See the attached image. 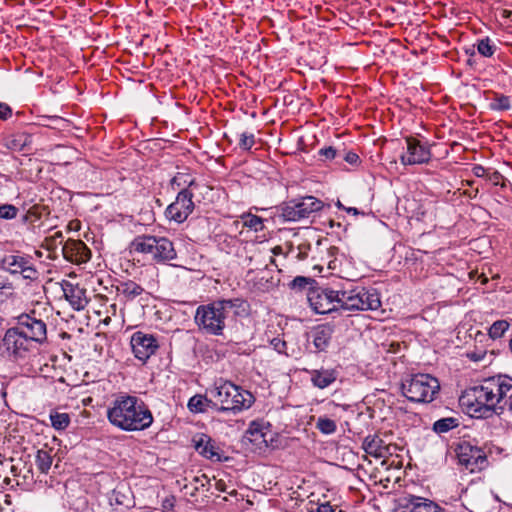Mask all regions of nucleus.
I'll return each instance as SVG.
<instances>
[{"label": "nucleus", "mask_w": 512, "mask_h": 512, "mask_svg": "<svg viewBox=\"0 0 512 512\" xmlns=\"http://www.w3.org/2000/svg\"><path fill=\"white\" fill-rule=\"evenodd\" d=\"M109 422L126 432L143 431L153 423V415L143 400L128 394H119L107 410Z\"/></svg>", "instance_id": "f257e3e1"}, {"label": "nucleus", "mask_w": 512, "mask_h": 512, "mask_svg": "<svg viewBox=\"0 0 512 512\" xmlns=\"http://www.w3.org/2000/svg\"><path fill=\"white\" fill-rule=\"evenodd\" d=\"M493 388L484 379L481 385L467 388L459 398L460 405L473 418L488 419L494 415L500 416L504 406L499 405Z\"/></svg>", "instance_id": "f03ea898"}, {"label": "nucleus", "mask_w": 512, "mask_h": 512, "mask_svg": "<svg viewBox=\"0 0 512 512\" xmlns=\"http://www.w3.org/2000/svg\"><path fill=\"white\" fill-rule=\"evenodd\" d=\"M211 396L219 402V412L237 413L250 408L254 403V396L247 390L226 381L219 387L210 391Z\"/></svg>", "instance_id": "7ed1b4c3"}, {"label": "nucleus", "mask_w": 512, "mask_h": 512, "mask_svg": "<svg viewBox=\"0 0 512 512\" xmlns=\"http://www.w3.org/2000/svg\"><path fill=\"white\" fill-rule=\"evenodd\" d=\"M440 383L430 374L411 375L401 383V392L407 400L415 403H429L439 393Z\"/></svg>", "instance_id": "20e7f679"}, {"label": "nucleus", "mask_w": 512, "mask_h": 512, "mask_svg": "<svg viewBox=\"0 0 512 512\" xmlns=\"http://www.w3.org/2000/svg\"><path fill=\"white\" fill-rule=\"evenodd\" d=\"M131 251L149 255L157 262L174 260L177 257L173 243L165 237L138 236L130 245Z\"/></svg>", "instance_id": "39448f33"}, {"label": "nucleus", "mask_w": 512, "mask_h": 512, "mask_svg": "<svg viewBox=\"0 0 512 512\" xmlns=\"http://www.w3.org/2000/svg\"><path fill=\"white\" fill-rule=\"evenodd\" d=\"M341 290L337 299L340 307L346 310H377L381 306L377 290Z\"/></svg>", "instance_id": "423d86ee"}, {"label": "nucleus", "mask_w": 512, "mask_h": 512, "mask_svg": "<svg viewBox=\"0 0 512 512\" xmlns=\"http://www.w3.org/2000/svg\"><path fill=\"white\" fill-rule=\"evenodd\" d=\"M227 317L224 310L216 306V301L197 308L195 321L207 333L212 335H221L225 327V318Z\"/></svg>", "instance_id": "0eeeda50"}, {"label": "nucleus", "mask_w": 512, "mask_h": 512, "mask_svg": "<svg viewBox=\"0 0 512 512\" xmlns=\"http://www.w3.org/2000/svg\"><path fill=\"white\" fill-rule=\"evenodd\" d=\"M455 452L459 463L471 473L481 471L488 466L485 451L476 445H472L469 441L460 442Z\"/></svg>", "instance_id": "6e6552de"}, {"label": "nucleus", "mask_w": 512, "mask_h": 512, "mask_svg": "<svg viewBox=\"0 0 512 512\" xmlns=\"http://www.w3.org/2000/svg\"><path fill=\"white\" fill-rule=\"evenodd\" d=\"M15 327L33 343L42 344L47 339L46 323L36 318L35 310L19 315Z\"/></svg>", "instance_id": "1a4fd4ad"}, {"label": "nucleus", "mask_w": 512, "mask_h": 512, "mask_svg": "<svg viewBox=\"0 0 512 512\" xmlns=\"http://www.w3.org/2000/svg\"><path fill=\"white\" fill-rule=\"evenodd\" d=\"M322 201L313 196H306L298 201H290L282 209V216L287 221H299L308 218L310 214L321 210Z\"/></svg>", "instance_id": "9d476101"}, {"label": "nucleus", "mask_w": 512, "mask_h": 512, "mask_svg": "<svg viewBox=\"0 0 512 512\" xmlns=\"http://www.w3.org/2000/svg\"><path fill=\"white\" fill-rule=\"evenodd\" d=\"M33 342L24 336L16 327L9 328L3 338V345L13 360L24 359L29 353Z\"/></svg>", "instance_id": "9b49d317"}, {"label": "nucleus", "mask_w": 512, "mask_h": 512, "mask_svg": "<svg viewBox=\"0 0 512 512\" xmlns=\"http://www.w3.org/2000/svg\"><path fill=\"white\" fill-rule=\"evenodd\" d=\"M341 297V290H308L307 299L317 314H328L337 309L335 303Z\"/></svg>", "instance_id": "f8f14e48"}, {"label": "nucleus", "mask_w": 512, "mask_h": 512, "mask_svg": "<svg viewBox=\"0 0 512 512\" xmlns=\"http://www.w3.org/2000/svg\"><path fill=\"white\" fill-rule=\"evenodd\" d=\"M193 194L187 189L180 191L173 203L166 209V217L177 223H183L194 210Z\"/></svg>", "instance_id": "ddd939ff"}, {"label": "nucleus", "mask_w": 512, "mask_h": 512, "mask_svg": "<svg viewBox=\"0 0 512 512\" xmlns=\"http://www.w3.org/2000/svg\"><path fill=\"white\" fill-rule=\"evenodd\" d=\"M134 356L145 363L159 348L157 338L142 331L133 333L130 341Z\"/></svg>", "instance_id": "4468645a"}, {"label": "nucleus", "mask_w": 512, "mask_h": 512, "mask_svg": "<svg viewBox=\"0 0 512 512\" xmlns=\"http://www.w3.org/2000/svg\"><path fill=\"white\" fill-rule=\"evenodd\" d=\"M405 142L406 152L400 156V161L403 165H418L429 162L431 152L428 147L413 137H407Z\"/></svg>", "instance_id": "2eb2a0df"}, {"label": "nucleus", "mask_w": 512, "mask_h": 512, "mask_svg": "<svg viewBox=\"0 0 512 512\" xmlns=\"http://www.w3.org/2000/svg\"><path fill=\"white\" fill-rule=\"evenodd\" d=\"M271 428L272 425L269 422L253 420L250 422L243 439L252 443L257 449L267 448L269 447V441H272V438H268L271 435Z\"/></svg>", "instance_id": "dca6fc26"}, {"label": "nucleus", "mask_w": 512, "mask_h": 512, "mask_svg": "<svg viewBox=\"0 0 512 512\" xmlns=\"http://www.w3.org/2000/svg\"><path fill=\"white\" fill-rule=\"evenodd\" d=\"M399 506L400 509H408V512H447L445 508L435 501L413 494L401 497L399 499Z\"/></svg>", "instance_id": "f3484780"}, {"label": "nucleus", "mask_w": 512, "mask_h": 512, "mask_svg": "<svg viewBox=\"0 0 512 512\" xmlns=\"http://www.w3.org/2000/svg\"><path fill=\"white\" fill-rule=\"evenodd\" d=\"M334 331V326L329 323L316 325L307 334V341L312 342L316 353L327 352L331 345Z\"/></svg>", "instance_id": "a211bd4d"}, {"label": "nucleus", "mask_w": 512, "mask_h": 512, "mask_svg": "<svg viewBox=\"0 0 512 512\" xmlns=\"http://www.w3.org/2000/svg\"><path fill=\"white\" fill-rule=\"evenodd\" d=\"M65 259L73 263H85L90 259L91 252L81 240L69 239L62 248Z\"/></svg>", "instance_id": "6ab92c4d"}, {"label": "nucleus", "mask_w": 512, "mask_h": 512, "mask_svg": "<svg viewBox=\"0 0 512 512\" xmlns=\"http://www.w3.org/2000/svg\"><path fill=\"white\" fill-rule=\"evenodd\" d=\"M195 450L203 457L221 462L223 461L219 449L215 447L213 439L207 434H197L193 437Z\"/></svg>", "instance_id": "aec40b11"}, {"label": "nucleus", "mask_w": 512, "mask_h": 512, "mask_svg": "<svg viewBox=\"0 0 512 512\" xmlns=\"http://www.w3.org/2000/svg\"><path fill=\"white\" fill-rule=\"evenodd\" d=\"M310 375L312 385L318 389H325L332 385L340 374L338 368L304 369Z\"/></svg>", "instance_id": "412c9836"}, {"label": "nucleus", "mask_w": 512, "mask_h": 512, "mask_svg": "<svg viewBox=\"0 0 512 512\" xmlns=\"http://www.w3.org/2000/svg\"><path fill=\"white\" fill-rule=\"evenodd\" d=\"M488 385L493 388V394L496 396V401L500 404L501 401L510 395V400L512 399V378L508 375H496L487 378Z\"/></svg>", "instance_id": "4be33fe9"}, {"label": "nucleus", "mask_w": 512, "mask_h": 512, "mask_svg": "<svg viewBox=\"0 0 512 512\" xmlns=\"http://www.w3.org/2000/svg\"><path fill=\"white\" fill-rule=\"evenodd\" d=\"M216 306L224 310L226 315L230 310L238 317H246L250 314V304L241 298L218 300Z\"/></svg>", "instance_id": "5701e85b"}, {"label": "nucleus", "mask_w": 512, "mask_h": 512, "mask_svg": "<svg viewBox=\"0 0 512 512\" xmlns=\"http://www.w3.org/2000/svg\"><path fill=\"white\" fill-rule=\"evenodd\" d=\"M362 448L367 454L376 458L384 457L387 450L384 441L376 434L366 436L363 439Z\"/></svg>", "instance_id": "b1692460"}, {"label": "nucleus", "mask_w": 512, "mask_h": 512, "mask_svg": "<svg viewBox=\"0 0 512 512\" xmlns=\"http://www.w3.org/2000/svg\"><path fill=\"white\" fill-rule=\"evenodd\" d=\"M62 292L65 299L76 311L85 309L89 303L90 298L86 295V290H62Z\"/></svg>", "instance_id": "393cba45"}, {"label": "nucleus", "mask_w": 512, "mask_h": 512, "mask_svg": "<svg viewBox=\"0 0 512 512\" xmlns=\"http://www.w3.org/2000/svg\"><path fill=\"white\" fill-rule=\"evenodd\" d=\"M32 142L31 136L25 132H17L4 139V145L13 151H22Z\"/></svg>", "instance_id": "a878e982"}, {"label": "nucleus", "mask_w": 512, "mask_h": 512, "mask_svg": "<svg viewBox=\"0 0 512 512\" xmlns=\"http://www.w3.org/2000/svg\"><path fill=\"white\" fill-rule=\"evenodd\" d=\"M27 260L19 255H6L1 261V267L11 274H20Z\"/></svg>", "instance_id": "bb28decb"}, {"label": "nucleus", "mask_w": 512, "mask_h": 512, "mask_svg": "<svg viewBox=\"0 0 512 512\" xmlns=\"http://www.w3.org/2000/svg\"><path fill=\"white\" fill-rule=\"evenodd\" d=\"M459 426V420L455 417L441 418L434 422L433 431L437 434L447 433Z\"/></svg>", "instance_id": "cd10ccee"}, {"label": "nucleus", "mask_w": 512, "mask_h": 512, "mask_svg": "<svg viewBox=\"0 0 512 512\" xmlns=\"http://www.w3.org/2000/svg\"><path fill=\"white\" fill-rule=\"evenodd\" d=\"M35 463L41 473H48L52 464V456L50 455V452L44 449L38 450Z\"/></svg>", "instance_id": "c85d7f7f"}, {"label": "nucleus", "mask_w": 512, "mask_h": 512, "mask_svg": "<svg viewBox=\"0 0 512 512\" xmlns=\"http://www.w3.org/2000/svg\"><path fill=\"white\" fill-rule=\"evenodd\" d=\"M50 420L52 427L58 431L65 430L70 424V416L67 413L52 412Z\"/></svg>", "instance_id": "c756f323"}, {"label": "nucleus", "mask_w": 512, "mask_h": 512, "mask_svg": "<svg viewBox=\"0 0 512 512\" xmlns=\"http://www.w3.org/2000/svg\"><path fill=\"white\" fill-rule=\"evenodd\" d=\"M232 135L238 137V145L243 150H249L255 143L254 134L248 131H232Z\"/></svg>", "instance_id": "7c9ffc66"}, {"label": "nucleus", "mask_w": 512, "mask_h": 512, "mask_svg": "<svg viewBox=\"0 0 512 512\" xmlns=\"http://www.w3.org/2000/svg\"><path fill=\"white\" fill-rule=\"evenodd\" d=\"M509 323L506 320L495 321L488 330V335L492 339L501 338L509 328Z\"/></svg>", "instance_id": "2f4dec72"}, {"label": "nucleus", "mask_w": 512, "mask_h": 512, "mask_svg": "<svg viewBox=\"0 0 512 512\" xmlns=\"http://www.w3.org/2000/svg\"><path fill=\"white\" fill-rule=\"evenodd\" d=\"M316 427L321 433L326 435L333 434L337 429L335 421L327 417H319Z\"/></svg>", "instance_id": "473e14b6"}, {"label": "nucleus", "mask_w": 512, "mask_h": 512, "mask_svg": "<svg viewBox=\"0 0 512 512\" xmlns=\"http://www.w3.org/2000/svg\"><path fill=\"white\" fill-rule=\"evenodd\" d=\"M242 222L245 227H248L255 232L260 231L263 229V220L259 216L253 215V214H246L242 217Z\"/></svg>", "instance_id": "72a5a7b5"}, {"label": "nucleus", "mask_w": 512, "mask_h": 512, "mask_svg": "<svg viewBox=\"0 0 512 512\" xmlns=\"http://www.w3.org/2000/svg\"><path fill=\"white\" fill-rule=\"evenodd\" d=\"M188 409L192 413H204L206 412V407L203 406V395L196 394L192 396L188 401Z\"/></svg>", "instance_id": "f704fd0d"}, {"label": "nucleus", "mask_w": 512, "mask_h": 512, "mask_svg": "<svg viewBox=\"0 0 512 512\" xmlns=\"http://www.w3.org/2000/svg\"><path fill=\"white\" fill-rule=\"evenodd\" d=\"M478 52L484 57H491L494 54L495 47L491 45L489 38H484L477 43Z\"/></svg>", "instance_id": "c9c22d12"}, {"label": "nucleus", "mask_w": 512, "mask_h": 512, "mask_svg": "<svg viewBox=\"0 0 512 512\" xmlns=\"http://www.w3.org/2000/svg\"><path fill=\"white\" fill-rule=\"evenodd\" d=\"M18 209L11 204L0 205V218L13 219L17 216Z\"/></svg>", "instance_id": "e433bc0d"}, {"label": "nucleus", "mask_w": 512, "mask_h": 512, "mask_svg": "<svg viewBox=\"0 0 512 512\" xmlns=\"http://www.w3.org/2000/svg\"><path fill=\"white\" fill-rule=\"evenodd\" d=\"M510 99L507 96L501 95L497 97L494 102L491 104V108L494 110H508L510 109Z\"/></svg>", "instance_id": "4c0bfd02"}, {"label": "nucleus", "mask_w": 512, "mask_h": 512, "mask_svg": "<svg viewBox=\"0 0 512 512\" xmlns=\"http://www.w3.org/2000/svg\"><path fill=\"white\" fill-rule=\"evenodd\" d=\"M319 154L321 156L325 157V159L331 160V159H335L336 157H340L341 151H338L334 147L329 146V147L320 149Z\"/></svg>", "instance_id": "58836bf2"}, {"label": "nucleus", "mask_w": 512, "mask_h": 512, "mask_svg": "<svg viewBox=\"0 0 512 512\" xmlns=\"http://www.w3.org/2000/svg\"><path fill=\"white\" fill-rule=\"evenodd\" d=\"M20 275L24 279L34 280L38 277V272L31 265H29V262L27 261V264H25L22 272H20Z\"/></svg>", "instance_id": "ea45409f"}, {"label": "nucleus", "mask_w": 512, "mask_h": 512, "mask_svg": "<svg viewBox=\"0 0 512 512\" xmlns=\"http://www.w3.org/2000/svg\"><path fill=\"white\" fill-rule=\"evenodd\" d=\"M313 283V279L304 276H297L291 282L294 288H302L306 285H312Z\"/></svg>", "instance_id": "a19ab883"}, {"label": "nucleus", "mask_w": 512, "mask_h": 512, "mask_svg": "<svg viewBox=\"0 0 512 512\" xmlns=\"http://www.w3.org/2000/svg\"><path fill=\"white\" fill-rule=\"evenodd\" d=\"M270 343L273 346L274 350H276L278 353H285L287 344L284 340H282L278 337H275L271 340Z\"/></svg>", "instance_id": "79ce46f5"}, {"label": "nucleus", "mask_w": 512, "mask_h": 512, "mask_svg": "<svg viewBox=\"0 0 512 512\" xmlns=\"http://www.w3.org/2000/svg\"><path fill=\"white\" fill-rule=\"evenodd\" d=\"M203 406L206 407V411L208 409H213L219 412V402L213 401L212 399L207 398V396L203 395Z\"/></svg>", "instance_id": "37998d69"}, {"label": "nucleus", "mask_w": 512, "mask_h": 512, "mask_svg": "<svg viewBox=\"0 0 512 512\" xmlns=\"http://www.w3.org/2000/svg\"><path fill=\"white\" fill-rule=\"evenodd\" d=\"M307 512H334V509L329 502H325L317 505L316 508H311Z\"/></svg>", "instance_id": "c03bdc74"}, {"label": "nucleus", "mask_w": 512, "mask_h": 512, "mask_svg": "<svg viewBox=\"0 0 512 512\" xmlns=\"http://www.w3.org/2000/svg\"><path fill=\"white\" fill-rule=\"evenodd\" d=\"M12 115V110L10 106L6 103H0V119L6 120Z\"/></svg>", "instance_id": "a18cd8bd"}, {"label": "nucleus", "mask_w": 512, "mask_h": 512, "mask_svg": "<svg viewBox=\"0 0 512 512\" xmlns=\"http://www.w3.org/2000/svg\"><path fill=\"white\" fill-rule=\"evenodd\" d=\"M346 162H348L349 164H356L357 161L359 160V157L356 153L354 152H347L345 153L344 155L341 154V156Z\"/></svg>", "instance_id": "49530a36"}, {"label": "nucleus", "mask_w": 512, "mask_h": 512, "mask_svg": "<svg viewBox=\"0 0 512 512\" xmlns=\"http://www.w3.org/2000/svg\"><path fill=\"white\" fill-rule=\"evenodd\" d=\"M112 495L114 497V500H115L116 504H118V505H124L125 504L124 499H123V498H125V495L121 494V492H119L117 490H113Z\"/></svg>", "instance_id": "de8ad7c7"}, {"label": "nucleus", "mask_w": 512, "mask_h": 512, "mask_svg": "<svg viewBox=\"0 0 512 512\" xmlns=\"http://www.w3.org/2000/svg\"><path fill=\"white\" fill-rule=\"evenodd\" d=\"M123 291H124V293H126V297L128 299L132 300V299L136 298L138 295H140L143 290H123Z\"/></svg>", "instance_id": "09e8293b"}, {"label": "nucleus", "mask_w": 512, "mask_h": 512, "mask_svg": "<svg viewBox=\"0 0 512 512\" xmlns=\"http://www.w3.org/2000/svg\"><path fill=\"white\" fill-rule=\"evenodd\" d=\"M485 172H486L485 168L481 165H476L473 168V173L477 177H483L485 175Z\"/></svg>", "instance_id": "8fccbe9b"}, {"label": "nucleus", "mask_w": 512, "mask_h": 512, "mask_svg": "<svg viewBox=\"0 0 512 512\" xmlns=\"http://www.w3.org/2000/svg\"><path fill=\"white\" fill-rule=\"evenodd\" d=\"M337 206L339 208H342V209H345L347 212L349 213H353L354 215H358L359 214V211L357 210V208H354V207H349V208H346L344 207L340 201L337 202Z\"/></svg>", "instance_id": "3c124183"}, {"label": "nucleus", "mask_w": 512, "mask_h": 512, "mask_svg": "<svg viewBox=\"0 0 512 512\" xmlns=\"http://www.w3.org/2000/svg\"><path fill=\"white\" fill-rule=\"evenodd\" d=\"M478 279H480L481 285H486L488 283V278L485 276L484 273H482L481 275H478Z\"/></svg>", "instance_id": "603ef678"}, {"label": "nucleus", "mask_w": 512, "mask_h": 512, "mask_svg": "<svg viewBox=\"0 0 512 512\" xmlns=\"http://www.w3.org/2000/svg\"><path fill=\"white\" fill-rule=\"evenodd\" d=\"M8 298V295L4 293L3 290H0V305L3 304Z\"/></svg>", "instance_id": "864d4df0"}, {"label": "nucleus", "mask_w": 512, "mask_h": 512, "mask_svg": "<svg viewBox=\"0 0 512 512\" xmlns=\"http://www.w3.org/2000/svg\"><path fill=\"white\" fill-rule=\"evenodd\" d=\"M468 356H469V358H470L471 360H473V361H479V360L481 359V357H480V356H477L475 353H473V354H469Z\"/></svg>", "instance_id": "5fc2aeb1"}, {"label": "nucleus", "mask_w": 512, "mask_h": 512, "mask_svg": "<svg viewBox=\"0 0 512 512\" xmlns=\"http://www.w3.org/2000/svg\"><path fill=\"white\" fill-rule=\"evenodd\" d=\"M224 486H225V484H224L222 481H220V482H218V483L216 484V488H217V490H219V491H224Z\"/></svg>", "instance_id": "6e6d98bb"}, {"label": "nucleus", "mask_w": 512, "mask_h": 512, "mask_svg": "<svg viewBox=\"0 0 512 512\" xmlns=\"http://www.w3.org/2000/svg\"><path fill=\"white\" fill-rule=\"evenodd\" d=\"M508 410L512 413V399L509 401Z\"/></svg>", "instance_id": "4d7b16f0"}, {"label": "nucleus", "mask_w": 512, "mask_h": 512, "mask_svg": "<svg viewBox=\"0 0 512 512\" xmlns=\"http://www.w3.org/2000/svg\"><path fill=\"white\" fill-rule=\"evenodd\" d=\"M503 15H504L505 17H507V16H509V15H510V12H509V11H507V10H504Z\"/></svg>", "instance_id": "13d9d810"}, {"label": "nucleus", "mask_w": 512, "mask_h": 512, "mask_svg": "<svg viewBox=\"0 0 512 512\" xmlns=\"http://www.w3.org/2000/svg\"><path fill=\"white\" fill-rule=\"evenodd\" d=\"M509 349H510V351L512 352V338H511V339H510V341H509Z\"/></svg>", "instance_id": "bf43d9fd"}, {"label": "nucleus", "mask_w": 512, "mask_h": 512, "mask_svg": "<svg viewBox=\"0 0 512 512\" xmlns=\"http://www.w3.org/2000/svg\"><path fill=\"white\" fill-rule=\"evenodd\" d=\"M474 275H478V274H477V272H470V273H469V276H470V277H473Z\"/></svg>", "instance_id": "052dcab7"}, {"label": "nucleus", "mask_w": 512, "mask_h": 512, "mask_svg": "<svg viewBox=\"0 0 512 512\" xmlns=\"http://www.w3.org/2000/svg\"><path fill=\"white\" fill-rule=\"evenodd\" d=\"M55 236H56V237H60V238H61V237H62V234H61V233H56V235H55Z\"/></svg>", "instance_id": "680f3d73"}, {"label": "nucleus", "mask_w": 512, "mask_h": 512, "mask_svg": "<svg viewBox=\"0 0 512 512\" xmlns=\"http://www.w3.org/2000/svg\"><path fill=\"white\" fill-rule=\"evenodd\" d=\"M70 337L67 333H64V338Z\"/></svg>", "instance_id": "e2e57ef3"}]
</instances>
